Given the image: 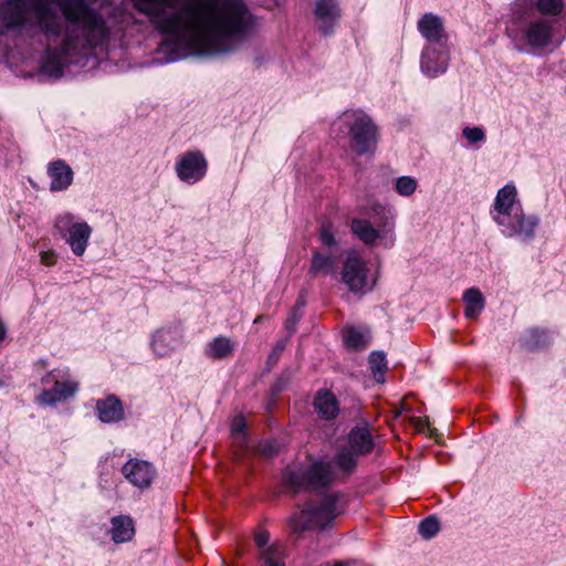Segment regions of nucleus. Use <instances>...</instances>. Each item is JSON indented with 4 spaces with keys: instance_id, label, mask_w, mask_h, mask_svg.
I'll return each mask as SVG.
<instances>
[{
    "instance_id": "423d86ee",
    "label": "nucleus",
    "mask_w": 566,
    "mask_h": 566,
    "mask_svg": "<svg viewBox=\"0 0 566 566\" xmlns=\"http://www.w3.org/2000/svg\"><path fill=\"white\" fill-rule=\"evenodd\" d=\"M513 31L532 49H544L554 36V21L513 7Z\"/></svg>"
},
{
    "instance_id": "2eb2a0df",
    "label": "nucleus",
    "mask_w": 566,
    "mask_h": 566,
    "mask_svg": "<svg viewBox=\"0 0 566 566\" xmlns=\"http://www.w3.org/2000/svg\"><path fill=\"white\" fill-rule=\"evenodd\" d=\"M418 31L430 43L429 45H443L448 40L443 21L433 13H426L418 21Z\"/></svg>"
},
{
    "instance_id": "9b49d317",
    "label": "nucleus",
    "mask_w": 566,
    "mask_h": 566,
    "mask_svg": "<svg viewBox=\"0 0 566 566\" xmlns=\"http://www.w3.org/2000/svg\"><path fill=\"white\" fill-rule=\"evenodd\" d=\"M350 230L366 245H373L377 240L387 247L394 244L392 221L385 220L379 229H376L368 220L354 218L350 221Z\"/></svg>"
},
{
    "instance_id": "1a4fd4ad",
    "label": "nucleus",
    "mask_w": 566,
    "mask_h": 566,
    "mask_svg": "<svg viewBox=\"0 0 566 566\" xmlns=\"http://www.w3.org/2000/svg\"><path fill=\"white\" fill-rule=\"evenodd\" d=\"M368 272L369 270L366 262L356 251L347 253L342 270V281L349 291L354 293H366L370 291L376 283V279L370 277Z\"/></svg>"
},
{
    "instance_id": "a211bd4d",
    "label": "nucleus",
    "mask_w": 566,
    "mask_h": 566,
    "mask_svg": "<svg viewBox=\"0 0 566 566\" xmlns=\"http://www.w3.org/2000/svg\"><path fill=\"white\" fill-rule=\"evenodd\" d=\"M449 54L447 50H438L433 45L424 48L421 55V70L429 76L442 74L448 66Z\"/></svg>"
},
{
    "instance_id": "4c0bfd02",
    "label": "nucleus",
    "mask_w": 566,
    "mask_h": 566,
    "mask_svg": "<svg viewBox=\"0 0 566 566\" xmlns=\"http://www.w3.org/2000/svg\"><path fill=\"white\" fill-rule=\"evenodd\" d=\"M346 566H366L365 564L360 563V562H350V563H345Z\"/></svg>"
},
{
    "instance_id": "473e14b6",
    "label": "nucleus",
    "mask_w": 566,
    "mask_h": 566,
    "mask_svg": "<svg viewBox=\"0 0 566 566\" xmlns=\"http://www.w3.org/2000/svg\"><path fill=\"white\" fill-rule=\"evenodd\" d=\"M463 136L470 142V143H476L484 139L485 135L482 128L480 127H467L463 129Z\"/></svg>"
},
{
    "instance_id": "6ab92c4d",
    "label": "nucleus",
    "mask_w": 566,
    "mask_h": 566,
    "mask_svg": "<svg viewBox=\"0 0 566 566\" xmlns=\"http://www.w3.org/2000/svg\"><path fill=\"white\" fill-rule=\"evenodd\" d=\"M314 14L318 29L323 33H328L340 17V10L336 0H316Z\"/></svg>"
},
{
    "instance_id": "f704fd0d",
    "label": "nucleus",
    "mask_w": 566,
    "mask_h": 566,
    "mask_svg": "<svg viewBox=\"0 0 566 566\" xmlns=\"http://www.w3.org/2000/svg\"><path fill=\"white\" fill-rule=\"evenodd\" d=\"M41 262L44 265H53L56 262V255L53 251H44L41 253Z\"/></svg>"
},
{
    "instance_id": "aec40b11",
    "label": "nucleus",
    "mask_w": 566,
    "mask_h": 566,
    "mask_svg": "<svg viewBox=\"0 0 566 566\" xmlns=\"http://www.w3.org/2000/svg\"><path fill=\"white\" fill-rule=\"evenodd\" d=\"M48 175L51 178L50 189L62 191L67 189L73 181V170L63 160H54L48 167Z\"/></svg>"
},
{
    "instance_id": "f8f14e48",
    "label": "nucleus",
    "mask_w": 566,
    "mask_h": 566,
    "mask_svg": "<svg viewBox=\"0 0 566 566\" xmlns=\"http://www.w3.org/2000/svg\"><path fill=\"white\" fill-rule=\"evenodd\" d=\"M56 228L61 231H69L66 241L72 252L78 256L83 255L92 233V228L86 222L74 223L71 214L60 216L56 220Z\"/></svg>"
},
{
    "instance_id": "9d476101",
    "label": "nucleus",
    "mask_w": 566,
    "mask_h": 566,
    "mask_svg": "<svg viewBox=\"0 0 566 566\" xmlns=\"http://www.w3.org/2000/svg\"><path fill=\"white\" fill-rule=\"evenodd\" d=\"M42 382L45 386L51 382L53 384L52 388L43 389L36 398L38 402L44 406L64 401L73 397L78 389V382L76 380L57 370L49 373L42 378Z\"/></svg>"
},
{
    "instance_id": "7c9ffc66",
    "label": "nucleus",
    "mask_w": 566,
    "mask_h": 566,
    "mask_svg": "<svg viewBox=\"0 0 566 566\" xmlns=\"http://www.w3.org/2000/svg\"><path fill=\"white\" fill-rule=\"evenodd\" d=\"M416 189H417V181H416V179H413L409 176L399 177L396 180V191L400 196H405V197L411 196L416 191Z\"/></svg>"
},
{
    "instance_id": "4be33fe9",
    "label": "nucleus",
    "mask_w": 566,
    "mask_h": 566,
    "mask_svg": "<svg viewBox=\"0 0 566 566\" xmlns=\"http://www.w3.org/2000/svg\"><path fill=\"white\" fill-rule=\"evenodd\" d=\"M96 410L99 420L105 423L117 422L124 418L122 401L113 395L97 400Z\"/></svg>"
},
{
    "instance_id": "f03ea898",
    "label": "nucleus",
    "mask_w": 566,
    "mask_h": 566,
    "mask_svg": "<svg viewBox=\"0 0 566 566\" xmlns=\"http://www.w3.org/2000/svg\"><path fill=\"white\" fill-rule=\"evenodd\" d=\"M61 11L69 23L63 43L59 50L48 51L42 65V71L54 77L62 75L63 59L105 44L114 32H123L135 22L130 13L120 9H114L107 20L98 9L83 0L64 2Z\"/></svg>"
},
{
    "instance_id": "0eeeda50",
    "label": "nucleus",
    "mask_w": 566,
    "mask_h": 566,
    "mask_svg": "<svg viewBox=\"0 0 566 566\" xmlns=\"http://www.w3.org/2000/svg\"><path fill=\"white\" fill-rule=\"evenodd\" d=\"M339 127H346L350 137V148L357 155L373 153L378 133L370 117L361 111H347L339 118Z\"/></svg>"
},
{
    "instance_id": "2f4dec72",
    "label": "nucleus",
    "mask_w": 566,
    "mask_h": 566,
    "mask_svg": "<svg viewBox=\"0 0 566 566\" xmlns=\"http://www.w3.org/2000/svg\"><path fill=\"white\" fill-rule=\"evenodd\" d=\"M440 525L438 518L429 516L419 525V532L424 538H431L439 532Z\"/></svg>"
},
{
    "instance_id": "b1692460",
    "label": "nucleus",
    "mask_w": 566,
    "mask_h": 566,
    "mask_svg": "<svg viewBox=\"0 0 566 566\" xmlns=\"http://www.w3.org/2000/svg\"><path fill=\"white\" fill-rule=\"evenodd\" d=\"M179 344V337L176 332L170 329L158 331L153 338V348L159 356L167 355Z\"/></svg>"
},
{
    "instance_id": "ea45409f",
    "label": "nucleus",
    "mask_w": 566,
    "mask_h": 566,
    "mask_svg": "<svg viewBox=\"0 0 566 566\" xmlns=\"http://www.w3.org/2000/svg\"><path fill=\"white\" fill-rule=\"evenodd\" d=\"M334 566H346V565H345V563L339 562V563H336Z\"/></svg>"
},
{
    "instance_id": "39448f33",
    "label": "nucleus",
    "mask_w": 566,
    "mask_h": 566,
    "mask_svg": "<svg viewBox=\"0 0 566 566\" xmlns=\"http://www.w3.org/2000/svg\"><path fill=\"white\" fill-rule=\"evenodd\" d=\"M1 19L8 29L36 25L46 36H59L61 23L57 15L43 2L28 3L25 0H8Z\"/></svg>"
},
{
    "instance_id": "a878e982",
    "label": "nucleus",
    "mask_w": 566,
    "mask_h": 566,
    "mask_svg": "<svg viewBox=\"0 0 566 566\" xmlns=\"http://www.w3.org/2000/svg\"><path fill=\"white\" fill-rule=\"evenodd\" d=\"M233 349L234 346L230 338L219 336L207 345L205 354L210 359H224L232 355Z\"/></svg>"
},
{
    "instance_id": "c756f323",
    "label": "nucleus",
    "mask_w": 566,
    "mask_h": 566,
    "mask_svg": "<svg viewBox=\"0 0 566 566\" xmlns=\"http://www.w3.org/2000/svg\"><path fill=\"white\" fill-rule=\"evenodd\" d=\"M368 364L375 378L379 381L378 374L384 375V373L387 369V361L385 355L379 352L371 353L368 359Z\"/></svg>"
},
{
    "instance_id": "cd10ccee",
    "label": "nucleus",
    "mask_w": 566,
    "mask_h": 566,
    "mask_svg": "<svg viewBox=\"0 0 566 566\" xmlns=\"http://www.w3.org/2000/svg\"><path fill=\"white\" fill-rule=\"evenodd\" d=\"M334 269L335 260L333 256L314 252L311 260L310 274L314 276L318 274H329L334 272Z\"/></svg>"
},
{
    "instance_id": "6e6552de",
    "label": "nucleus",
    "mask_w": 566,
    "mask_h": 566,
    "mask_svg": "<svg viewBox=\"0 0 566 566\" xmlns=\"http://www.w3.org/2000/svg\"><path fill=\"white\" fill-rule=\"evenodd\" d=\"M338 514L340 509L337 506V497L331 495L325 497L318 506L307 503L300 512L292 515L290 524L295 532L324 528Z\"/></svg>"
},
{
    "instance_id": "58836bf2",
    "label": "nucleus",
    "mask_w": 566,
    "mask_h": 566,
    "mask_svg": "<svg viewBox=\"0 0 566 566\" xmlns=\"http://www.w3.org/2000/svg\"><path fill=\"white\" fill-rule=\"evenodd\" d=\"M263 319H264V316H263V315H259V316H256V317H255V319H254V324H259V323H261Z\"/></svg>"
},
{
    "instance_id": "412c9836",
    "label": "nucleus",
    "mask_w": 566,
    "mask_h": 566,
    "mask_svg": "<svg viewBox=\"0 0 566 566\" xmlns=\"http://www.w3.org/2000/svg\"><path fill=\"white\" fill-rule=\"evenodd\" d=\"M314 409L319 418L333 420L339 412L338 400L332 391L319 389L314 398Z\"/></svg>"
},
{
    "instance_id": "7ed1b4c3",
    "label": "nucleus",
    "mask_w": 566,
    "mask_h": 566,
    "mask_svg": "<svg viewBox=\"0 0 566 566\" xmlns=\"http://www.w3.org/2000/svg\"><path fill=\"white\" fill-rule=\"evenodd\" d=\"M348 442L349 449L340 450L333 461H317L307 467L287 468L283 473L285 486L294 492L321 490L349 476L357 465L355 455L370 453L374 440L368 429L355 428L349 433Z\"/></svg>"
},
{
    "instance_id": "5701e85b",
    "label": "nucleus",
    "mask_w": 566,
    "mask_h": 566,
    "mask_svg": "<svg viewBox=\"0 0 566 566\" xmlns=\"http://www.w3.org/2000/svg\"><path fill=\"white\" fill-rule=\"evenodd\" d=\"M135 527L129 516L120 515L112 518L111 535L115 543H125L133 538Z\"/></svg>"
},
{
    "instance_id": "dca6fc26",
    "label": "nucleus",
    "mask_w": 566,
    "mask_h": 566,
    "mask_svg": "<svg viewBox=\"0 0 566 566\" xmlns=\"http://www.w3.org/2000/svg\"><path fill=\"white\" fill-rule=\"evenodd\" d=\"M514 7L554 21L563 12L565 4L563 0H516Z\"/></svg>"
},
{
    "instance_id": "4468645a",
    "label": "nucleus",
    "mask_w": 566,
    "mask_h": 566,
    "mask_svg": "<svg viewBox=\"0 0 566 566\" xmlns=\"http://www.w3.org/2000/svg\"><path fill=\"white\" fill-rule=\"evenodd\" d=\"M269 539L270 535L266 531H260L254 536V541L261 549L260 566H285L283 562L284 547L279 543L266 546Z\"/></svg>"
},
{
    "instance_id": "c9c22d12",
    "label": "nucleus",
    "mask_w": 566,
    "mask_h": 566,
    "mask_svg": "<svg viewBox=\"0 0 566 566\" xmlns=\"http://www.w3.org/2000/svg\"><path fill=\"white\" fill-rule=\"evenodd\" d=\"M259 450L264 455H272L273 453L277 452V450L270 442L260 443Z\"/></svg>"
},
{
    "instance_id": "f3484780",
    "label": "nucleus",
    "mask_w": 566,
    "mask_h": 566,
    "mask_svg": "<svg viewBox=\"0 0 566 566\" xmlns=\"http://www.w3.org/2000/svg\"><path fill=\"white\" fill-rule=\"evenodd\" d=\"M125 478L134 485L143 489L150 485L155 478V469L146 461L130 460L123 467Z\"/></svg>"
},
{
    "instance_id": "e433bc0d",
    "label": "nucleus",
    "mask_w": 566,
    "mask_h": 566,
    "mask_svg": "<svg viewBox=\"0 0 566 566\" xmlns=\"http://www.w3.org/2000/svg\"><path fill=\"white\" fill-rule=\"evenodd\" d=\"M7 335V329L3 325V323L0 321V343L4 339Z\"/></svg>"
},
{
    "instance_id": "20e7f679",
    "label": "nucleus",
    "mask_w": 566,
    "mask_h": 566,
    "mask_svg": "<svg viewBox=\"0 0 566 566\" xmlns=\"http://www.w3.org/2000/svg\"><path fill=\"white\" fill-rule=\"evenodd\" d=\"M493 221L506 237L523 240L533 239L539 224V218L524 212L518 192L513 184L499 189L491 209Z\"/></svg>"
},
{
    "instance_id": "393cba45",
    "label": "nucleus",
    "mask_w": 566,
    "mask_h": 566,
    "mask_svg": "<svg viewBox=\"0 0 566 566\" xmlns=\"http://www.w3.org/2000/svg\"><path fill=\"white\" fill-rule=\"evenodd\" d=\"M343 339L345 345L352 349H363L370 342L369 331L348 326L343 329Z\"/></svg>"
},
{
    "instance_id": "ddd939ff",
    "label": "nucleus",
    "mask_w": 566,
    "mask_h": 566,
    "mask_svg": "<svg viewBox=\"0 0 566 566\" xmlns=\"http://www.w3.org/2000/svg\"><path fill=\"white\" fill-rule=\"evenodd\" d=\"M207 166V160L200 151H188L180 157L176 171L182 181L195 184L205 177Z\"/></svg>"
},
{
    "instance_id": "c85d7f7f",
    "label": "nucleus",
    "mask_w": 566,
    "mask_h": 566,
    "mask_svg": "<svg viewBox=\"0 0 566 566\" xmlns=\"http://www.w3.org/2000/svg\"><path fill=\"white\" fill-rule=\"evenodd\" d=\"M245 428L247 422L242 415L237 416L231 423V433L233 441L240 446L245 444Z\"/></svg>"
},
{
    "instance_id": "72a5a7b5",
    "label": "nucleus",
    "mask_w": 566,
    "mask_h": 566,
    "mask_svg": "<svg viewBox=\"0 0 566 566\" xmlns=\"http://www.w3.org/2000/svg\"><path fill=\"white\" fill-rule=\"evenodd\" d=\"M319 238L324 245L331 247L336 243L334 234L328 228L322 229Z\"/></svg>"
},
{
    "instance_id": "bb28decb",
    "label": "nucleus",
    "mask_w": 566,
    "mask_h": 566,
    "mask_svg": "<svg viewBox=\"0 0 566 566\" xmlns=\"http://www.w3.org/2000/svg\"><path fill=\"white\" fill-rule=\"evenodd\" d=\"M465 303L464 314L468 318H476L484 308V298L480 290L471 287L463 294Z\"/></svg>"
},
{
    "instance_id": "f257e3e1",
    "label": "nucleus",
    "mask_w": 566,
    "mask_h": 566,
    "mask_svg": "<svg viewBox=\"0 0 566 566\" xmlns=\"http://www.w3.org/2000/svg\"><path fill=\"white\" fill-rule=\"evenodd\" d=\"M164 35L186 42L201 53H222L251 30L252 14L242 0H130Z\"/></svg>"
}]
</instances>
